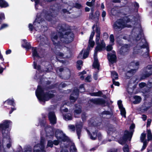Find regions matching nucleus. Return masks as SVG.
Instances as JSON below:
<instances>
[{
  "mask_svg": "<svg viewBox=\"0 0 152 152\" xmlns=\"http://www.w3.org/2000/svg\"><path fill=\"white\" fill-rule=\"evenodd\" d=\"M65 25H59L57 28L58 35L59 36L61 41L66 43H68L71 42L74 37L73 34L72 32L66 31L67 28H66Z\"/></svg>",
  "mask_w": 152,
  "mask_h": 152,
  "instance_id": "1",
  "label": "nucleus"
},
{
  "mask_svg": "<svg viewBox=\"0 0 152 152\" xmlns=\"http://www.w3.org/2000/svg\"><path fill=\"white\" fill-rule=\"evenodd\" d=\"M45 131L47 137L50 138H53L54 132H55L56 137L57 139L59 140L60 141L63 140L64 142L67 139V137L65 136L63 132L60 129H54L50 126H47L45 127Z\"/></svg>",
  "mask_w": 152,
  "mask_h": 152,
  "instance_id": "2",
  "label": "nucleus"
},
{
  "mask_svg": "<svg viewBox=\"0 0 152 152\" xmlns=\"http://www.w3.org/2000/svg\"><path fill=\"white\" fill-rule=\"evenodd\" d=\"M133 17L132 16L128 17H125L123 19H120L117 20L115 23L113 27L116 31H119L125 27H129L132 24V19Z\"/></svg>",
  "mask_w": 152,
  "mask_h": 152,
  "instance_id": "3",
  "label": "nucleus"
},
{
  "mask_svg": "<svg viewBox=\"0 0 152 152\" xmlns=\"http://www.w3.org/2000/svg\"><path fill=\"white\" fill-rule=\"evenodd\" d=\"M142 42H140L134 48L133 53L134 54H139L144 57L146 58L148 56L149 50L146 47L145 40L142 39Z\"/></svg>",
  "mask_w": 152,
  "mask_h": 152,
  "instance_id": "4",
  "label": "nucleus"
},
{
  "mask_svg": "<svg viewBox=\"0 0 152 152\" xmlns=\"http://www.w3.org/2000/svg\"><path fill=\"white\" fill-rule=\"evenodd\" d=\"M36 95L40 102L47 101L54 96L53 94L50 93H48L45 89H43L40 86H38L36 91Z\"/></svg>",
  "mask_w": 152,
  "mask_h": 152,
  "instance_id": "5",
  "label": "nucleus"
},
{
  "mask_svg": "<svg viewBox=\"0 0 152 152\" xmlns=\"http://www.w3.org/2000/svg\"><path fill=\"white\" fill-rule=\"evenodd\" d=\"M94 34L95 33L94 31L91 32L89 40V45L86 50V51L85 50L83 49L78 56V58H83L84 59H85L88 57V55L89 50L90 49V47L92 48L93 47L95 44L94 42L92 40Z\"/></svg>",
  "mask_w": 152,
  "mask_h": 152,
  "instance_id": "6",
  "label": "nucleus"
},
{
  "mask_svg": "<svg viewBox=\"0 0 152 152\" xmlns=\"http://www.w3.org/2000/svg\"><path fill=\"white\" fill-rule=\"evenodd\" d=\"M96 33L95 41L97 46L96 47L94 51L98 52L101 51L103 50L105 48L106 44L103 40H100L99 41L100 36V29L99 27H96Z\"/></svg>",
  "mask_w": 152,
  "mask_h": 152,
  "instance_id": "7",
  "label": "nucleus"
},
{
  "mask_svg": "<svg viewBox=\"0 0 152 152\" xmlns=\"http://www.w3.org/2000/svg\"><path fill=\"white\" fill-rule=\"evenodd\" d=\"M55 12V11H53V12L51 13L52 15H50L49 14L46 12H43L41 14L38 13L37 14V18L35 21L33 23V25H34V27L36 28L35 27L36 25L37 26H39V24L41 22H42L44 20H42L43 17H45L46 19L48 20L49 21L50 20V19L52 17V15H53V13L54 14Z\"/></svg>",
  "mask_w": 152,
  "mask_h": 152,
  "instance_id": "8",
  "label": "nucleus"
},
{
  "mask_svg": "<svg viewBox=\"0 0 152 152\" xmlns=\"http://www.w3.org/2000/svg\"><path fill=\"white\" fill-rule=\"evenodd\" d=\"M11 124L12 122L9 120H4L0 124V130L1 131L3 137L7 135L9 138L10 130L8 128Z\"/></svg>",
  "mask_w": 152,
  "mask_h": 152,
  "instance_id": "9",
  "label": "nucleus"
},
{
  "mask_svg": "<svg viewBox=\"0 0 152 152\" xmlns=\"http://www.w3.org/2000/svg\"><path fill=\"white\" fill-rule=\"evenodd\" d=\"M135 128L134 124H132L130 127V132L126 130L124 133V135L123 137V140H120L119 141V142L121 145L124 144L126 142L127 140H130L132 137L133 132L134 131V129Z\"/></svg>",
  "mask_w": 152,
  "mask_h": 152,
  "instance_id": "10",
  "label": "nucleus"
},
{
  "mask_svg": "<svg viewBox=\"0 0 152 152\" xmlns=\"http://www.w3.org/2000/svg\"><path fill=\"white\" fill-rule=\"evenodd\" d=\"M45 140L42 139L40 144H37L34 146V152H45L44 149Z\"/></svg>",
  "mask_w": 152,
  "mask_h": 152,
  "instance_id": "11",
  "label": "nucleus"
},
{
  "mask_svg": "<svg viewBox=\"0 0 152 152\" xmlns=\"http://www.w3.org/2000/svg\"><path fill=\"white\" fill-rule=\"evenodd\" d=\"M130 65V66H132L134 69H131V70L128 71V72L133 74L138 69L139 65V62L138 61H134L131 62Z\"/></svg>",
  "mask_w": 152,
  "mask_h": 152,
  "instance_id": "12",
  "label": "nucleus"
},
{
  "mask_svg": "<svg viewBox=\"0 0 152 152\" xmlns=\"http://www.w3.org/2000/svg\"><path fill=\"white\" fill-rule=\"evenodd\" d=\"M107 57L109 62L111 64L115 63L116 60V56L115 52L113 50L111 53H108Z\"/></svg>",
  "mask_w": 152,
  "mask_h": 152,
  "instance_id": "13",
  "label": "nucleus"
},
{
  "mask_svg": "<svg viewBox=\"0 0 152 152\" xmlns=\"http://www.w3.org/2000/svg\"><path fill=\"white\" fill-rule=\"evenodd\" d=\"M79 91L78 89L75 88L73 91L70 97V100L72 102H74L78 97Z\"/></svg>",
  "mask_w": 152,
  "mask_h": 152,
  "instance_id": "14",
  "label": "nucleus"
},
{
  "mask_svg": "<svg viewBox=\"0 0 152 152\" xmlns=\"http://www.w3.org/2000/svg\"><path fill=\"white\" fill-rule=\"evenodd\" d=\"M48 117L51 124H56V118L54 112L53 111L50 112L48 113Z\"/></svg>",
  "mask_w": 152,
  "mask_h": 152,
  "instance_id": "15",
  "label": "nucleus"
},
{
  "mask_svg": "<svg viewBox=\"0 0 152 152\" xmlns=\"http://www.w3.org/2000/svg\"><path fill=\"white\" fill-rule=\"evenodd\" d=\"M118 104L120 110L121 115L124 117L126 118V112L125 108L123 107L122 101L120 100H118Z\"/></svg>",
  "mask_w": 152,
  "mask_h": 152,
  "instance_id": "16",
  "label": "nucleus"
},
{
  "mask_svg": "<svg viewBox=\"0 0 152 152\" xmlns=\"http://www.w3.org/2000/svg\"><path fill=\"white\" fill-rule=\"evenodd\" d=\"M88 133L89 134L90 138L92 140H95L97 136L99 140H100L102 138V136L101 134L98 133L97 134L96 131H95V132H92V134H90L89 133V132L88 130H87Z\"/></svg>",
  "mask_w": 152,
  "mask_h": 152,
  "instance_id": "17",
  "label": "nucleus"
},
{
  "mask_svg": "<svg viewBox=\"0 0 152 152\" xmlns=\"http://www.w3.org/2000/svg\"><path fill=\"white\" fill-rule=\"evenodd\" d=\"M76 131L78 138H80V136L81 132V129L83 125V123L81 121H79L76 123Z\"/></svg>",
  "mask_w": 152,
  "mask_h": 152,
  "instance_id": "18",
  "label": "nucleus"
},
{
  "mask_svg": "<svg viewBox=\"0 0 152 152\" xmlns=\"http://www.w3.org/2000/svg\"><path fill=\"white\" fill-rule=\"evenodd\" d=\"M145 75L146 77H148L152 74V65L148 66L144 70Z\"/></svg>",
  "mask_w": 152,
  "mask_h": 152,
  "instance_id": "19",
  "label": "nucleus"
},
{
  "mask_svg": "<svg viewBox=\"0 0 152 152\" xmlns=\"http://www.w3.org/2000/svg\"><path fill=\"white\" fill-rule=\"evenodd\" d=\"M98 52L94 51V61L93 64V67L97 69L98 70L99 67V64L98 62V60L97 58V53Z\"/></svg>",
  "mask_w": 152,
  "mask_h": 152,
  "instance_id": "20",
  "label": "nucleus"
},
{
  "mask_svg": "<svg viewBox=\"0 0 152 152\" xmlns=\"http://www.w3.org/2000/svg\"><path fill=\"white\" fill-rule=\"evenodd\" d=\"M51 39L53 44L56 46H57L59 48H60L61 45L59 43L58 39L56 35L53 34L52 36Z\"/></svg>",
  "mask_w": 152,
  "mask_h": 152,
  "instance_id": "21",
  "label": "nucleus"
},
{
  "mask_svg": "<svg viewBox=\"0 0 152 152\" xmlns=\"http://www.w3.org/2000/svg\"><path fill=\"white\" fill-rule=\"evenodd\" d=\"M91 102L95 104H103L104 103V101L99 98H95L91 100Z\"/></svg>",
  "mask_w": 152,
  "mask_h": 152,
  "instance_id": "22",
  "label": "nucleus"
},
{
  "mask_svg": "<svg viewBox=\"0 0 152 152\" xmlns=\"http://www.w3.org/2000/svg\"><path fill=\"white\" fill-rule=\"evenodd\" d=\"M22 46L26 49H28L31 48V46L29 42H28L26 39L22 40Z\"/></svg>",
  "mask_w": 152,
  "mask_h": 152,
  "instance_id": "23",
  "label": "nucleus"
},
{
  "mask_svg": "<svg viewBox=\"0 0 152 152\" xmlns=\"http://www.w3.org/2000/svg\"><path fill=\"white\" fill-rule=\"evenodd\" d=\"M134 100L133 102L134 104L139 103L141 101V98L139 96H135L134 97Z\"/></svg>",
  "mask_w": 152,
  "mask_h": 152,
  "instance_id": "24",
  "label": "nucleus"
},
{
  "mask_svg": "<svg viewBox=\"0 0 152 152\" xmlns=\"http://www.w3.org/2000/svg\"><path fill=\"white\" fill-rule=\"evenodd\" d=\"M32 56L35 59V58L38 57L39 56L37 50L36 48H33L32 49Z\"/></svg>",
  "mask_w": 152,
  "mask_h": 152,
  "instance_id": "25",
  "label": "nucleus"
},
{
  "mask_svg": "<svg viewBox=\"0 0 152 152\" xmlns=\"http://www.w3.org/2000/svg\"><path fill=\"white\" fill-rule=\"evenodd\" d=\"M4 103V104H7L13 106H14L15 105V104L14 102V100L13 99H9L5 101Z\"/></svg>",
  "mask_w": 152,
  "mask_h": 152,
  "instance_id": "26",
  "label": "nucleus"
},
{
  "mask_svg": "<svg viewBox=\"0 0 152 152\" xmlns=\"http://www.w3.org/2000/svg\"><path fill=\"white\" fill-rule=\"evenodd\" d=\"M9 6L8 3L4 0H0V6L1 7H6Z\"/></svg>",
  "mask_w": 152,
  "mask_h": 152,
  "instance_id": "27",
  "label": "nucleus"
},
{
  "mask_svg": "<svg viewBox=\"0 0 152 152\" xmlns=\"http://www.w3.org/2000/svg\"><path fill=\"white\" fill-rule=\"evenodd\" d=\"M56 58L58 59V58H68L69 57L67 56H65V55L60 52H56Z\"/></svg>",
  "mask_w": 152,
  "mask_h": 152,
  "instance_id": "28",
  "label": "nucleus"
},
{
  "mask_svg": "<svg viewBox=\"0 0 152 152\" xmlns=\"http://www.w3.org/2000/svg\"><path fill=\"white\" fill-rule=\"evenodd\" d=\"M102 117L103 118H109L111 116L110 113L108 111H104L102 113Z\"/></svg>",
  "mask_w": 152,
  "mask_h": 152,
  "instance_id": "29",
  "label": "nucleus"
},
{
  "mask_svg": "<svg viewBox=\"0 0 152 152\" xmlns=\"http://www.w3.org/2000/svg\"><path fill=\"white\" fill-rule=\"evenodd\" d=\"M69 144L71 145L70 152H77L74 143L71 142H69Z\"/></svg>",
  "mask_w": 152,
  "mask_h": 152,
  "instance_id": "30",
  "label": "nucleus"
},
{
  "mask_svg": "<svg viewBox=\"0 0 152 152\" xmlns=\"http://www.w3.org/2000/svg\"><path fill=\"white\" fill-rule=\"evenodd\" d=\"M63 118L65 120L68 121L72 119V116L70 114L67 113L64 115H63Z\"/></svg>",
  "mask_w": 152,
  "mask_h": 152,
  "instance_id": "31",
  "label": "nucleus"
},
{
  "mask_svg": "<svg viewBox=\"0 0 152 152\" xmlns=\"http://www.w3.org/2000/svg\"><path fill=\"white\" fill-rule=\"evenodd\" d=\"M102 93L101 91L97 92H93L90 94L91 96H100L102 95Z\"/></svg>",
  "mask_w": 152,
  "mask_h": 152,
  "instance_id": "32",
  "label": "nucleus"
},
{
  "mask_svg": "<svg viewBox=\"0 0 152 152\" xmlns=\"http://www.w3.org/2000/svg\"><path fill=\"white\" fill-rule=\"evenodd\" d=\"M111 76L113 80L115 79H117L118 78V75L117 72L115 71H112L111 72Z\"/></svg>",
  "mask_w": 152,
  "mask_h": 152,
  "instance_id": "33",
  "label": "nucleus"
},
{
  "mask_svg": "<svg viewBox=\"0 0 152 152\" xmlns=\"http://www.w3.org/2000/svg\"><path fill=\"white\" fill-rule=\"evenodd\" d=\"M76 109L75 110V117H77L76 115L80 114L81 112V109L79 105V107H76Z\"/></svg>",
  "mask_w": 152,
  "mask_h": 152,
  "instance_id": "34",
  "label": "nucleus"
},
{
  "mask_svg": "<svg viewBox=\"0 0 152 152\" xmlns=\"http://www.w3.org/2000/svg\"><path fill=\"white\" fill-rule=\"evenodd\" d=\"M95 122H93V123H89V124L90 126L89 127V129L91 131L93 129H96L95 126H97L98 125H95Z\"/></svg>",
  "mask_w": 152,
  "mask_h": 152,
  "instance_id": "35",
  "label": "nucleus"
},
{
  "mask_svg": "<svg viewBox=\"0 0 152 152\" xmlns=\"http://www.w3.org/2000/svg\"><path fill=\"white\" fill-rule=\"evenodd\" d=\"M110 40V44H111L112 45H114V37L113 34H112L110 35L109 37Z\"/></svg>",
  "mask_w": 152,
  "mask_h": 152,
  "instance_id": "36",
  "label": "nucleus"
},
{
  "mask_svg": "<svg viewBox=\"0 0 152 152\" xmlns=\"http://www.w3.org/2000/svg\"><path fill=\"white\" fill-rule=\"evenodd\" d=\"M83 61H77V68L80 70L81 69V66H82Z\"/></svg>",
  "mask_w": 152,
  "mask_h": 152,
  "instance_id": "37",
  "label": "nucleus"
},
{
  "mask_svg": "<svg viewBox=\"0 0 152 152\" xmlns=\"http://www.w3.org/2000/svg\"><path fill=\"white\" fill-rule=\"evenodd\" d=\"M148 135V140H150L152 139V134H151V132L150 130H148L147 131Z\"/></svg>",
  "mask_w": 152,
  "mask_h": 152,
  "instance_id": "38",
  "label": "nucleus"
},
{
  "mask_svg": "<svg viewBox=\"0 0 152 152\" xmlns=\"http://www.w3.org/2000/svg\"><path fill=\"white\" fill-rule=\"evenodd\" d=\"M86 74V72L85 71H83L82 72L79 73V75L80 76V78L82 80L84 79V77L83 75Z\"/></svg>",
  "mask_w": 152,
  "mask_h": 152,
  "instance_id": "39",
  "label": "nucleus"
},
{
  "mask_svg": "<svg viewBox=\"0 0 152 152\" xmlns=\"http://www.w3.org/2000/svg\"><path fill=\"white\" fill-rule=\"evenodd\" d=\"M6 137V139H7L8 140L9 142V143L7 144V147L8 148H10L11 146V140L10 138V137L9 136V138L7 137V136L6 135L5 137Z\"/></svg>",
  "mask_w": 152,
  "mask_h": 152,
  "instance_id": "40",
  "label": "nucleus"
},
{
  "mask_svg": "<svg viewBox=\"0 0 152 152\" xmlns=\"http://www.w3.org/2000/svg\"><path fill=\"white\" fill-rule=\"evenodd\" d=\"M115 129L113 128H110L107 129V132L108 134H111L115 131Z\"/></svg>",
  "mask_w": 152,
  "mask_h": 152,
  "instance_id": "41",
  "label": "nucleus"
},
{
  "mask_svg": "<svg viewBox=\"0 0 152 152\" xmlns=\"http://www.w3.org/2000/svg\"><path fill=\"white\" fill-rule=\"evenodd\" d=\"M53 142L51 140H48V142L47 147H52L53 146Z\"/></svg>",
  "mask_w": 152,
  "mask_h": 152,
  "instance_id": "42",
  "label": "nucleus"
},
{
  "mask_svg": "<svg viewBox=\"0 0 152 152\" xmlns=\"http://www.w3.org/2000/svg\"><path fill=\"white\" fill-rule=\"evenodd\" d=\"M5 148L3 144L0 142V152H5Z\"/></svg>",
  "mask_w": 152,
  "mask_h": 152,
  "instance_id": "43",
  "label": "nucleus"
},
{
  "mask_svg": "<svg viewBox=\"0 0 152 152\" xmlns=\"http://www.w3.org/2000/svg\"><path fill=\"white\" fill-rule=\"evenodd\" d=\"M123 150L124 152H129L128 146L127 145H125L123 148Z\"/></svg>",
  "mask_w": 152,
  "mask_h": 152,
  "instance_id": "44",
  "label": "nucleus"
},
{
  "mask_svg": "<svg viewBox=\"0 0 152 152\" xmlns=\"http://www.w3.org/2000/svg\"><path fill=\"white\" fill-rule=\"evenodd\" d=\"M112 45L111 44H110V45L107 46V47H106V50L107 51H109L110 50H111L112 49H113V47H112V45Z\"/></svg>",
  "mask_w": 152,
  "mask_h": 152,
  "instance_id": "45",
  "label": "nucleus"
},
{
  "mask_svg": "<svg viewBox=\"0 0 152 152\" xmlns=\"http://www.w3.org/2000/svg\"><path fill=\"white\" fill-rule=\"evenodd\" d=\"M146 134H145L142 133V134L141 136V140L142 142H143L144 141H144V140L145 138Z\"/></svg>",
  "mask_w": 152,
  "mask_h": 152,
  "instance_id": "46",
  "label": "nucleus"
},
{
  "mask_svg": "<svg viewBox=\"0 0 152 152\" xmlns=\"http://www.w3.org/2000/svg\"><path fill=\"white\" fill-rule=\"evenodd\" d=\"M79 90L80 91V92L81 93L84 92L85 89L84 88V84H82L80 86L79 88Z\"/></svg>",
  "mask_w": 152,
  "mask_h": 152,
  "instance_id": "47",
  "label": "nucleus"
},
{
  "mask_svg": "<svg viewBox=\"0 0 152 152\" xmlns=\"http://www.w3.org/2000/svg\"><path fill=\"white\" fill-rule=\"evenodd\" d=\"M8 26V24L6 23H4L2 24L0 28V30H2L7 27Z\"/></svg>",
  "mask_w": 152,
  "mask_h": 152,
  "instance_id": "48",
  "label": "nucleus"
},
{
  "mask_svg": "<svg viewBox=\"0 0 152 152\" xmlns=\"http://www.w3.org/2000/svg\"><path fill=\"white\" fill-rule=\"evenodd\" d=\"M69 129L72 131H75V127L74 125H69L68 126Z\"/></svg>",
  "mask_w": 152,
  "mask_h": 152,
  "instance_id": "49",
  "label": "nucleus"
},
{
  "mask_svg": "<svg viewBox=\"0 0 152 152\" xmlns=\"http://www.w3.org/2000/svg\"><path fill=\"white\" fill-rule=\"evenodd\" d=\"M5 19L4 15L3 13H0V22Z\"/></svg>",
  "mask_w": 152,
  "mask_h": 152,
  "instance_id": "50",
  "label": "nucleus"
},
{
  "mask_svg": "<svg viewBox=\"0 0 152 152\" xmlns=\"http://www.w3.org/2000/svg\"><path fill=\"white\" fill-rule=\"evenodd\" d=\"M34 69L39 70L40 69V66L38 65L37 66V63H36L35 61L34 62Z\"/></svg>",
  "mask_w": 152,
  "mask_h": 152,
  "instance_id": "51",
  "label": "nucleus"
},
{
  "mask_svg": "<svg viewBox=\"0 0 152 152\" xmlns=\"http://www.w3.org/2000/svg\"><path fill=\"white\" fill-rule=\"evenodd\" d=\"M85 81L87 82H90L91 81V78L90 75H88L85 78Z\"/></svg>",
  "mask_w": 152,
  "mask_h": 152,
  "instance_id": "52",
  "label": "nucleus"
},
{
  "mask_svg": "<svg viewBox=\"0 0 152 152\" xmlns=\"http://www.w3.org/2000/svg\"><path fill=\"white\" fill-rule=\"evenodd\" d=\"M147 144L146 142V141H144L143 142V145L141 149V151H142L143 150H144L146 147L147 146Z\"/></svg>",
  "mask_w": 152,
  "mask_h": 152,
  "instance_id": "53",
  "label": "nucleus"
},
{
  "mask_svg": "<svg viewBox=\"0 0 152 152\" xmlns=\"http://www.w3.org/2000/svg\"><path fill=\"white\" fill-rule=\"evenodd\" d=\"M147 144L146 142V141H144L143 142V145L141 149V151H142L143 150H144L146 147L147 146Z\"/></svg>",
  "mask_w": 152,
  "mask_h": 152,
  "instance_id": "54",
  "label": "nucleus"
},
{
  "mask_svg": "<svg viewBox=\"0 0 152 152\" xmlns=\"http://www.w3.org/2000/svg\"><path fill=\"white\" fill-rule=\"evenodd\" d=\"M62 141H63V140H61V141H60L59 140H55L54 141L53 144L55 145H57L59 143H60V142H61Z\"/></svg>",
  "mask_w": 152,
  "mask_h": 152,
  "instance_id": "55",
  "label": "nucleus"
},
{
  "mask_svg": "<svg viewBox=\"0 0 152 152\" xmlns=\"http://www.w3.org/2000/svg\"><path fill=\"white\" fill-rule=\"evenodd\" d=\"M136 35L135 36V39L136 40H138L140 38H141V37L142 36V34H141V33H140V34H139L137 36V37L136 36Z\"/></svg>",
  "mask_w": 152,
  "mask_h": 152,
  "instance_id": "56",
  "label": "nucleus"
},
{
  "mask_svg": "<svg viewBox=\"0 0 152 152\" xmlns=\"http://www.w3.org/2000/svg\"><path fill=\"white\" fill-rule=\"evenodd\" d=\"M106 15V12L104 10H103V11L102 14V16L103 18V20H104V17Z\"/></svg>",
  "mask_w": 152,
  "mask_h": 152,
  "instance_id": "57",
  "label": "nucleus"
},
{
  "mask_svg": "<svg viewBox=\"0 0 152 152\" xmlns=\"http://www.w3.org/2000/svg\"><path fill=\"white\" fill-rule=\"evenodd\" d=\"M146 84L144 83H141L139 84V86L141 88H142L146 86Z\"/></svg>",
  "mask_w": 152,
  "mask_h": 152,
  "instance_id": "58",
  "label": "nucleus"
},
{
  "mask_svg": "<svg viewBox=\"0 0 152 152\" xmlns=\"http://www.w3.org/2000/svg\"><path fill=\"white\" fill-rule=\"evenodd\" d=\"M95 15L96 16V17L97 18V19H98L99 18V12L98 11H96L95 12Z\"/></svg>",
  "mask_w": 152,
  "mask_h": 152,
  "instance_id": "59",
  "label": "nucleus"
},
{
  "mask_svg": "<svg viewBox=\"0 0 152 152\" xmlns=\"http://www.w3.org/2000/svg\"><path fill=\"white\" fill-rule=\"evenodd\" d=\"M113 84L115 86H119V83L118 82H116L114 80H113Z\"/></svg>",
  "mask_w": 152,
  "mask_h": 152,
  "instance_id": "60",
  "label": "nucleus"
},
{
  "mask_svg": "<svg viewBox=\"0 0 152 152\" xmlns=\"http://www.w3.org/2000/svg\"><path fill=\"white\" fill-rule=\"evenodd\" d=\"M93 77L95 80H96L98 79L97 73H96L94 74Z\"/></svg>",
  "mask_w": 152,
  "mask_h": 152,
  "instance_id": "61",
  "label": "nucleus"
},
{
  "mask_svg": "<svg viewBox=\"0 0 152 152\" xmlns=\"http://www.w3.org/2000/svg\"><path fill=\"white\" fill-rule=\"evenodd\" d=\"M74 6L76 8H80L81 7V5L80 4L76 3L75 4Z\"/></svg>",
  "mask_w": 152,
  "mask_h": 152,
  "instance_id": "62",
  "label": "nucleus"
},
{
  "mask_svg": "<svg viewBox=\"0 0 152 152\" xmlns=\"http://www.w3.org/2000/svg\"><path fill=\"white\" fill-rule=\"evenodd\" d=\"M103 37L105 39H107L108 38V35L107 33H104L103 34Z\"/></svg>",
  "mask_w": 152,
  "mask_h": 152,
  "instance_id": "63",
  "label": "nucleus"
},
{
  "mask_svg": "<svg viewBox=\"0 0 152 152\" xmlns=\"http://www.w3.org/2000/svg\"><path fill=\"white\" fill-rule=\"evenodd\" d=\"M28 27L31 31H32L33 30V26L31 24H29L28 25Z\"/></svg>",
  "mask_w": 152,
  "mask_h": 152,
  "instance_id": "64",
  "label": "nucleus"
}]
</instances>
